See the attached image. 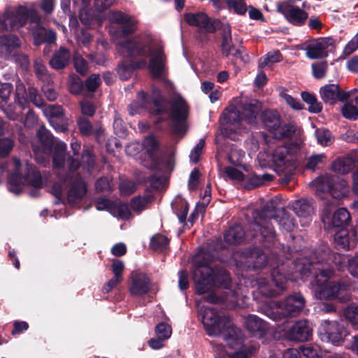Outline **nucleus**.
<instances>
[{
	"label": "nucleus",
	"instance_id": "6ab92c4d",
	"mask_svg": "<svg viewBox=\"0 0 358 358\" xmlns=\"http://www.w3.org/2000/svg\"><path fill=\"white\" fill-rule=\"evenodd\" d=\"M277 10L289 22L296 26L303 25L308 17V13L305 10L288 2L279 3Z\"/></svg>",
	"mask_w": 358,
	"mask_h": 358
},
{
	"label": "nucleus",
	"instance_id": "2f4dec72",
	"mask_svg": "<svg viewBox=\"0 0 358 358\" xmlns=\"http://www.w3.org/2000/svg\"><path fill=\"white\" fill-rule=\"evenodd\" d=\"M171 206L179 220L181 222H184L188 213V204L187 201L181 198H176L172 202Z\"/></svg>",
	"mask_w": 358,
	"mask_h": 358
},
{
	"label": "nucleus",
	"instance_id": "49530a36",
	"mask_svg": "<svg viewBox=\"0 0 358 358\" xmlns=\"http://www.w3.org/2000/svg\"><path fill=\"white\" fill-rule=\"evenodd\" d=\"M149 201V196H138L132 199L131 206L134 211L137 213L145 209Z\"/></svg>",
	"mask_w": 358,
	"mask_h": 358
},
{
	"label": "nucleus",
	"instance_id": "de8ad7c7",
	"mask_svg": "<svg viewBox=\"0 0 358 358\" xmlns=\"http://www.w3.org/2000/svg\"><path fill=\"white\" fill-rule=\"evenodd\" d=\"M244 155L242 150L232 148L228 155V160L232 165L239 166L241 164Z\"/></svg>",
	"mask_w": 358,
	"mask_h": 358
},
{
	"label": "nucleus",
	"instance_id": "b1692460",
	"mask_svg": "<svg viewBox=\"0 0 358 358\" xmlns=\"http://www.w3.org/2000/svg\"><path fill=\"white\" fill-rule=\"evenodd\" d=\"M311 335L312 328L306 320L296 322L287 333L288 339L299 342L308 341Z\"/></svg>",
	"mask_w": 358,
	"mask_h": 358
},
{
	"label": "nucleus",
	"instance_id": "1a4fd4ad",
	"mask_svg": "<svg viewBox=\"0 0 358 358\" xmlns=\"http://www.w3.org/2000/svg\"><path fill=\"white\" fill-rule=\"evenodd\" d=\"M284 270L283 265L280 268H273L271 273L272 284H271L266 278L260 277L257 278L253 287H256L257 289L263 296L267 297L276 296L280 295L285 289V283L287 280H297L301 277L295 268V262L294 263V272L290 274L284 275L281 271Z\"/></svg>",
	"mask_w": 358,
	"mask_h": 358
},
{
	"label": "nucleus",
	"instance_id": "bf43d9fd",
	"mask_svg": "<svg viewBox=\"0 0 358 358\" xmlns=\"http://www.w3.org/2000/svg\"><path fill=\"white\" fill-rule=\"evenodd\" d=\"M28 94L30 101L37 107H42L43 105V101L38 93V91L34 87H29Z\"/></svg>",
	"mask_w": 358,
	"mask_h": 358
},
{
	"label": "nucleus",
	"instance_id": "c756f323",
	"mask_svg": "<svg viewBox=\"0 0 358 358\" xmlns=\"http://www.w3.org/2000/svg\"><path fill=\"white\" fill-rule=\"evenodd\" d=\"M244 231L239 225L230 227L224 234L225 242L229 244H237L243 241L244 238Z\"/></svg>",
	"mask_w": 358,
	"mask_h": 358
},
{
	"label": "nucleus",
	"instance_id": "69168bd1",
	"mask_svg": "<svg viewBox=\"0 0 358 358\" xmlns=\"http://www.w3.org/2000/svg\"><path fill=\"white\" fill-rule=\"evenodd\" d=\"M358 48V34H357L352 39L348 42L343 50V54L348 56L354 52Z\"/></svg>",
	"mask_w": 358,
	"mask_h": 358
},
{
	"label": "nucleus",
	"instance_id": "e433bc0d",
	"mask_svg": "<svg viewBox=\"0 0 358 358\" xmlns=\"http://www.w3.org/2000/svg\"><path fill=\"white\" fill-rule=\"evenodd\" d=\"M67 62V52L65 48H60L53 58L50 60L51 66L55 69H60L65 66Z\"/></svg>",
	"mask_w": 358,
	"mask_h": 358
},
{
	"label": "nucleus",
	"instance_id": "f257e3e1",
	"mask_svg": "<svg viewBox=\"0 0 358 358\" xmlns=\"http://www.w3.org/2000/svg\"><path fill=\"white\" fill-rule=\"evenodd\" d=\"M110 22L119 25L116 31L110 30L114 39L123 38L116 42L117 52L124 58H136L129 64L122 62L117 67V73L122 80L129 78L134 69L148 67L155 78H161L166 72V57L161 41L150 34H143L131 39L126 37L136 30V20L120 11H113L108 15Z\"/></svg>",
	"mask_w": 358,
	"mask_h": 358
},
{
	"label": "nucleus",
	"instance_id": "0eeeda50",
	"mask_svg": "<svg viewBox=\"0 0 358 358\" xmlns=\"http://www.w3.org/2000/svg\"><path fill=\"white\" fill-rule=\"evenodd\" d=\"M304 297L300 293L290 294L282 302L269 301L260 306V311L274 321L287 317H295L303 309Z\"/></svg>",
	"mask_w": 358,
	"mask_h": 358
},
{
	"label": "nucleus",
	"instance_id": "680f3d73",
	"mask_svg": "<svg viewBox=\"0 0 358 358\" xmlns=\"http://www.w3.org/2000/svg\"><path fill=\"white\" fill-rule=\"evenodd\" d=\"M204 145L205 141L203 139H200L196 145L191 151L189 158L192 162L196 163L199 161Z\"/></svg>",
	"mask_w": 358,
	"mask_h": 358
},
{
	"label": "nucleus",
	"instance_id": "6e6d98bb",
	"mask_svg": "<svg viewBox=\"0 0 358 358\" xmlns=\"http://www.w3.org/2000/svg\"><path fill=\"white\" fill-rule=\"evenodd\" d=\"M345 317L352 324H358V306H348L344 312Z\"/></svg>",
	"mask_w": 358,
	"mask_h": 358
},
{
	"label": "nucleus",
	"instance_id": "ea45409f",
	"mask_svg": "<svg viewBox=\"0 0 358 358\" xmlns=\"http://www.w3.org/2000/svg\"><path fill=\"white\" fill-rule=\"evenodd\" d=\"M264 124L270 131L280 123V116L273 111H266L264 115Z\"/></svg>",
	"mask_w": 358,
	"mask_h": 358
},
{
	"label": "nucleus",
	"instance_id": "a878e982",
	"mask_svg": "<svg viewBox=\"0 0 358 358\" xmlns=\"http://www.w3.org/2000/svg\"><path fill=\"white\" fill-rule=\"evenodd\" d=\"M86 192V185L80 177H76L74 180H69V206L80 201Z\"/></svg>",
	"mask_w": 358,
	"mask_h": 358
},
{
	"label": "nucleus",
	"instance_id": "9b49d317",
	"mask_svg": "<svg viewBox=\"0 0 358 358\" xmlns=\"http://www.w3.org/2000/svg\"><path fill=\"white\" fill-rule=\"evenodd\" d=\"M52 167L55 174L61 180L60 183H55L52 189V194L56 198L55 204H64L63 192L66 187V144L57 143L55 144L52 152Z\"/></svg>",
	"mask_w": 358,
	"mask_h": 358
},
{
	"label": "nucleus",
	"instance_id": "bb28decb",
	"mask_svg": "<svg viewBox=\"0 0 358 358\" xmlns=\"http://www.w3.org/2000/svg\"><path fill=\"white\" fill-rule=\"evenodd\" d=\"M142 146L151 160L150 167L153 168L157 164V153L159 150L158 141L154 136H150L144 138Z\"/></svg>",
	"mask_w": 358,
	"mask_h": 358
},
{
	"label": "nucleus",
	"instance_id": "20e7f679",
	"mask_svg": "<svg viewBox=\"0 0 358 358\" xmlns=\"http://www.w3.org/2000/svg\"><path fill=\"white\" fill-rule=\"evenodd\" d=\"M214 256L208 252L198 253L194 259L196 268L193 273L196 293L199 295L208 293V295L203 296L202 299L213 303L226 299L216 295L214 287L219 285L227 288L230 284V278L227 272L220 271L215 273L209 266Z\"/></svg>",
	"mask_w": 358,
	"mask_h": 358
},
{
	"label": "nucleus",
	"instance_id": "58836bf2",
	"mask_svg": "<svg viewBox=\"0 0 358 358\" xmlns=\"http://www.w3.org/2000/svg\"><path fill=\"white\" fill-rule=\"evenodd\" d=\"M34 69L36 76L43 83H50L51 82H52V78L50 75L48 73L45 66L41 60L36 59L35 61Z\"/></svg>",
	"mask_w": 358,
	"mask_h": 358
},
{
	"label": "nucleus",
	"instance_id": "ddd939ff",
	"mask_svg": "<svg viewBox=\"0 0 358 358\" xmlns=\"http://www.w3.org/2000/svg\"><path fill=\"white\" fill-rule=\"evenodd\" d=\"M143 108L148 109L152 113L159 115L157 122L164 119L162 116H166L165 101L158 90H152V101L148 99L146 94L143 92H139L136 101L133 102L129 106V113L131 115H134L140 113L141 110Z\"/></svg>",
	"mask_w": 358,
	"mask_h": 358
},
{
	"label": "nucleus",
	"instance_id": "8fccbe9b",
	"mask_svg": "<svg viewBox=\"0 0 358 358\" xmlns=\"http://www.w3.org/2000/svg\"><path fill=\"white\" fill-rule=\"evenodd\" d=\"M71 147L72 149V151L73 152V157L70 160V158L69 157V169L70 168L76 169L79 166V150H80V144L78 142H72L71 143Z\"/></svg>",
	"mask_w": 358,
	"mask_h": 358
},
{
	"label": "nucleus",
	"instance_id": "774afa93",
	"mask_svg": "<svg viewBox=\"0 0 358 358\" xmlns=\"http://www.w3.org/2000/svg\"><path fill=\"white\" fill-rule=\"evenodd\" d=\"M348 269L352 275L358 278V255L348 259Z\"/></svg>",
	"mask_w": 358,
	"mask_h": 358
},
{
	"label": "nucleus",
	"instance_id": "dca6fc26",
	"mask_svg": "<svg viewBox=\"0 0 358 358\" xmlns=\"http://www.w3.org/2000/svg\"><path fill=\"white\" fill-rule=\"evenodd\" d=\"M334 203H328L324 208L322 214V220L326 228H343L350 219V214L345 208L338 209L333 215L331 211L334 207Z\"/></svg>",
	"mask_w": 358,
	"mask_h": 358
},
{
	"label": "nucleus",
	"instance_id": "c9c22d12",
	"mask_svg": "<svg viewBox=\"0 0 358 358\" xmlns=\"http://www.w3.org/2000/svg\"><path fill=\"white\" fill-rule=\"evenodd\" d=\"M110 214L121 220H129L131 217L129 208L124 203L113 204V207L110 208Z\"/></svg>",
	"mask_w": 358,
	"mask_h": 358
},
{
	"label": "nucleus",
	"instance_id": "a211bd4d",
	"mask_svg": "<svg viewBox=\"0 0 358 358\" xmlns=\"http://www.w3.org/2000/svg\"><path fill=\"white\" fill-rule=\"evenodd\" d=\"M37 136L41 141V148L34 149L35 159L38 163H43L45 159L44 155H48L51 150L55 148V144L62 142L55 139L49 131L43 127L38 129Z\"/></svg>",
	"mask_w": 358,
	"mask_h": 358
},
{
	"label": "nucleus",
	"instance_id": "7ed1b4c3",
	"mask_svg": "<svg viewBox=\"0 0 358 358\" xmlns=\"http://www.w3.org/2000/svg\"><path fill=\"white\" fill-rule=\"evenodd\" d=\"M199 315L209 336H222L227 346L231 350L230 358H250L255 351L254 345L245 343L243 331L234 327L228 316L221 315L216 310L201 306V301H196Z\"/></svg>",
	"mask_w": 358,
	"mask_h": 358
},
{
	"label": "nucleus",
	"instance_id": "3c124183",
	"mask_svg": "<svg viewBox=\"0 0 358 358\" xmlns=\"http://www.w3.org/2000/svg\"><path fill=\"white\" fill-rule=\"evenodd\" d=\"M155 333L159 338L166 340L171 336V327L166 323H160L156 326Z\"/></svg>",
	"mask_w": 358,
	"mask_h": 358
},
{
	"label": "nucleus",
	"instance_id": "4468645a",
	"mask_svg": "<svg viewBox=\"0 0 358 358\" xmlns=\"http://www.w3.org/2000/svg\"><path fill=\"white\" fill-rule=\"evenodd\" d=\"M310 185L317 194L327 192L338 199L345 196L349 192V186L345 180L328 175L317 177L310 182Z\"/></svg>",
	"mask_w": 358,
	"mask_h": 358
},
{
	"label": "nucleus",
	"instance_id": "2eb2a0df",
	"mask_svg": "<svg viewBox=\"0 0 358 358\" xmlns=\"http://www.w3.org/2000/svg\"><path fill=\"white\" fill-rule=\"evenodd\" d=\"M171 117L173 129L176 134H183L186 131L185 120L188 117V106L180 96L175 97L171 103Z\"/></svg>",
	"mask_w": 358,
	"mask_h": 358
},
{
	"label": "nucleus",
	"instance_id": "13d9d810",
	"mask_svg": "<svg viewBox=\"0 0 358 358\" xmlns=\"http://www.w3.org/2000/svg\"><path fill=\"white\" fill-rule=\"evenodd\" d=\"M78 125L80 133L83 136H89L92 133V125L87 119L80 117L78 120Z\"/></svg>",
	"mask_w": 358,
	"mask_h": 358
},
{
	"label": "nucleus",
	"instance_id": "473e14b6",
	"mask_svg": "<svg viewBox=\"0 0 358 358\" xmlns=\"http://www.w3.org/2000/svg\"><path fill=\"white\" fill-rule=\"evenodd\" d=\"M294 131V128L292 124H285L282 125L281 122L278 127H274L270 131L275 138L280 139L289 137Z\"/></svg>",
	"mask_w": 358,
	"mask_h": 358
},
{
	"label": "nucleus",
	"instance_id": "37998d69",
	"mask_svg": "<svg viewBox=\"0 0 358 358\" xmlns=\"http://www.w3.org/2000/svg\"><path fill=\"white\" fill-rule=\"evenodd\" d=\"M341 113L344 117L350 120H355L358 117V107L352 103H346L341 108Z\"/></svg>",
	"mask_w": 358,
	"mask_h": 358
},
{
	"label": "nucleus",
	"instance_id": "4d7b16f0",
	"mask_svg": "<svg viewBox=\"0 0 358 358\" xmlns=\"http://www.w3.org/2000/svg\"><path fill=\"white\" fill-rule=\"evenodd\" d=\"M44 115L48 117H57L62 115V109L53 105H45L41 107Z\"/></svg>",
	"mask_w": 358,
	"mask_h": 358
},
{
	"label": "nucleus",
	"instance_id": "5fc2aeb1",
	"mask_svg": "<svg viewBox=\"0 0 358 358\" xmlns=\"http://www.w3.org/2000/svg\"><path fill=\"white\" fill-rule=\"evenodd\" d=\"M169 239L164 235L157 234L151 240V245L155 250H161L167 246Z\"/></svg>",
	"mask_w": 358,
	"mask_h": 358
},
{
	"label": "nucleus",
	"instance_id": "f704fd0d",
	"mask_svg": "<svg viewBox=\"0 0 358 358\" xmlns=\"http://www.w3.org/2000/svg\"><path fill=\"white\" fill-rule=\"evenodd\" d=\"M15 99L22 110L28 104V94L26 92L25 86L20 80L16 83Z\"/></svg>",
	"mask_w": 358,
	"mask_h": 358
},
{
	"label": "nucleus",
	"instance_id": "f8f14e48",
	"mask_svg": "<svg viewBox=\"0 0 358 358\" xmlns=\"http://www.w3.org/2000/svg\"><path fill=\"white\" fill-rule=\"evenodd\" d=\"M28 18L38 25L40 17L32 7L19 6L8 10L3 17H0V30L18 29L26 23Z\"/></svg>",
	"mask_w": 358,
	"mask_h": 358
},
{
	"label": "nucleus",
	"instance_id": "5701e85b",
	"mask_svg": "<svg viewBox=\"0 0 358 358\" xmlns=\"http://www.w3.org/2000/svg\"><path fill=\"white\" fill-rule=\"evenodd\" d=\"M151 287L150 279L143 273H133L129 286L130 293L136 296L145 295Z\"/></svg>",
	"mask_w": 358,
	"mask_h": 358
},
{
	"label": "nucleus",
	"instance_id": "0e129e2a",
	"mask_svg": "<svg viewBox=\"0 0 358 358\" xmlns=\"http://www.w3.org/2000/svg\"><path fill=\"white\" fill-rule=\"evenodd\" d=\"M52 82L50 83H43L42 86V90L43 92L45 97L50 101H55L57 97V92L51 86Z\"/></svg>",
	"mask_w": 358,
	"mask_h": 358
},
{
	"label": "nucleus",
	"instance_id": "6e6552de",
	"mask_svg": "<svg viewBox=\"0 0 358 358\" xmlns=\"http://www.w3.org/2000/svg\"><path fill=\"white\" fill-rule=\"evenodd\" d=\"M9 171L11 174L8 188L16 194L22 190L26 182L36 188L43 186L41 176L35 167L29 164L23 167L20 159L16 157L13 158L10 162Z\"/></svg>",
	"mask_w": 358,
	"mask_h": 358
},
{
	"label": "nucleus",
	"instance_id": "a18cd8bd",
	"mask_svg": "<svg viewBox=\"0 0 358 358\" xmlns=\"http://www.w3.org/2000/svg\"><path fill=\"white\" fill-rule=\"evenodd\" d=\"M14 144V141L10 138H0V157L8 156L13 150Z\"/></svg>",
	"mask_w": 358,
	"mask_h": 358
},
{
	"label": "nucleus",
	"instance_id": "412c9836",
	"mask_svg": "<svg viewBox=\"0 0 358 358\" xmlns=\"http://www.w3.org/2000/svg\"><path fill=\"white\" fill-rule=\"evenodd\" d=\"M185 21L191 26H196L207 32H213L220 26L217 20L210 21L203 13H187L184 15Z\"/></svg>",
	"mask_w": 358,
	"mask_h": 358
},
{
	"label": "nucleus",
	"instance_id": "f3484780",
	"mask_svg": "<svg viewBox=\"0 0 358 358\" xmlns=\"http://www.w3.org/2000/svg\"><path fill=\"white\" fill-rule=\"evenodd\" d=\"M322 341L338 345L346 336L345 331L335 321H323L318 329Z\"/></svg>",
	"mask_w": 358,
	"mask_h": 358
},
{
	"label": "nucleus",
	"instance_id": "4c0bfd02",
	"mask_svg": "<svg viewBox=\"0 0 358 358\" xmlns=\"http://www.w3.org/2000/svg\"><path fill=\"white\" fill-rule=\"evenodd\" d=\"M334 241L340 248L348 250L350 247V241L348 231L344 228L339 229L334 235Z\"/></svg>",
	"mask_w": 358,
	"mask_h": 358
},
{
	"label": "nucleus",
	"instance_id": "7c9ffc66",
	"mask_svg": "<svg viewBox=\"0 0 358 358\" xmlns=\"http://www.w3.org/2000/svg\"><path fill=\"white\" fill-rule=\"evenodd\" d=\"M353 167L354 161L349 157L337 159L331 166L333 171L341 174H346L349 173Z\"/></svg>",
	"mask_w": 358,
	"mask_h": 358
},
{
	"label": "nucleus",
	"instance_id": "79ce46f5",
	"mask_svg": "<svg viewBox=\"0 0 358 358\" xmlns=\"http://www.w3.org/2000/svg\"><path fill=\"white\" fill-rule=\"evenodd\" d=\"M315 136L317 137V142L323 146H327L331 144L334 141L331 132L327 129H316Z\"/></svg>",
	"mask_w": 358,
	"mask_h": 358
},
{
	"label": "nucleus",
	"instance_id": "393cba45",
	"mask_svg": "<svg viewBox=\"0 0 358 358\" xmlns=\"http://www.w3.org/2000/svg\"><path fill=\"white\" fill-rule=\"evenodd\" d=\"M245 327L254 336L263 337L268 330V324L255 315H248L245 317Z\"/></svg>",
	"mask_w": 358,
	"mask_h": 358
},
{
	"label": "nucleus",
	"instance_id": "052dcab7",
	"mask_svg": "<svg viewBox=\"0 0 358 358\" xmlns=\"http://www.w3.org/2000/svg\"><path fill=\"white\" fill-rule=\"evenodd\" d=\"M224 173L231 180L238 181H243L244 180L243 173L236 168L227 166L224 169Z\"/></svg>",
	"mask_w": 358,
	"mask_h": 358
},
{
	"label": "nucleus",
	"instance_id": "603ef678",
	"mask_svg": "<svg viewBox=\"0 0 358 358\" xmlns=\"http://www.w3.org/2000/svg\"><path fill=\"white\" fill-rule=\"evenodd\" d=\"M222 48L223 54L226 56L232 55L239 57L241 55V50L234 48L231 44V40H222Z\"/></svg>",
	"mask_w": 358,
	"mask_h": 358
},
{
	"label": "nucleus",
	"instance_id": "e2e57ef3",
	"mask_svg": "<svg viewBox=\"0 0 358 358\" xmlns=\"http://www.w3.org/2000/svg\"><path fill=\"white\" fill-rule=\"evenodd\" d=\"M136 189V185L130 180L122 181L120 184V191L123 195H129Z\"/></svg>",
	"mask_w": 358,
	"mask_h": 358
},
{
	"label": "nucleus",
	"instance_id": "4be33fe9",
	"mask_svg": "<svg viewBox=\"0 0 358 358\" xmlns=\"http://www.w3.org/2000/svg\"><path fill=\"white\" fill-rule=\"evenodd\" d=\"M292 208L299 218L301 226H307L312 221L314 215L313 203L306 199L294 201L292 203Z\"/></svg>",
	"mask_w": 358,
	"mask_h": 358
},
{
	"label": "nucleus",
	"instance_id": "864d4df0",
	"mask_svg": "<svg viewBox=\"0 0 358 358\" xmlns=\"http://www.w3.org/2000/svg\"><path fill=\"white\" fill-rule=\"evenodd\" d=\"M81 8L80 10V19L81 22L85 25H89L90 22V17L88 14V6L90 4L91 0H81Z\"/></svg>",
	"mask_w": 358,
	"mask_h": 358
},
{
	"label": "nucleus",
	"instance_id": "a19ab883",
	"mask_svg": "<svg viewBox=\"0 0 358 358\" xmlns=\"http://www.w3.org/2000/svg\"><path fill=\"white\" fill-rule=\"evenodd\" d=\"M281 59L282 57L279 51L270 52L259 60V67L263 69L267 65L278 62Z\"/></svg>",
	"mask_w": 358,
	"mask_h": 358
},
{
	"label": "nucleus",
	"instance_id": "39448f33",
	"mask_svg": "<svg viewBox=\"0 0 358 358\" xmlns=\"http://www.w3.org/2000/svg\"><path fill=\"white\" fill-rule=\"evenodd\" d=\"M262 110V103L257 99L247 97H236L222 113L220 123L222 133L229 136V131L239 129L243 120L248 124L257 123V117Z\"/></svg>",
	"mask_w": 358,
	"mask_h": 358
},
{
	"label": "nucleus",
	"instance_id": "cd10ccee",
	"mask_svg": "<svg viewBox=\"0 0 358 358\" xmlns=\"http://www.w3.org/2000/svg\"><path fill=\"white\" fill-rule=\"evenodd\" d=\"M322 99L330 105L334 104L339 96V87L336 84H329L320 90Z\"/></svg>",
	"mask_w": 358,
	"mask_h": 358
},
{
	"label": "nucleus",
	"instance_id": "c03bdc74",
	"mask_svg": "<svg viewBox=\"0 0 358 358\" xmlns=\"http://www.w3.org/2000/svg\"><path fill=\"white\" fill-rule=\"evenodd\" d=\"M327 157L324 154H316L311 155L306 164V168L315 171L320 164L325 163Z\"/></svg>",
	"mask_w": 358,
	"mask_h": 358
},
{
	"label": "nucleus",
	"instance_id": "338daca9",
	"mask_svg": "<svg viewBox=\"0 0 358 358\" xmlns=\"http://www.w3.org/2000/svg\"><path fill=\"white\" fill-rule=\"evenodd\" d=\"M301 352L306 358H320L319 351L316 348L312 346H302Z\"/></svg>",
	"mask_w": 358,
	"mask_h": 358
},
{
	"label": "nucleus",
	"instance_id": "9d476101",
	"mask_svg": "<svg viewBox=\"0 0 358 358\" xmlns=\"http://www.w3.org/2000/svg\"><path fill=\"white\" fill-rule=\"evenodd\" d=\"M296 151L295 147L281 145L275 148L271 154L275 171L282 176L280 178L282 182H289L294 174Z\"/></svg>",
	"mask_w": 358,
	"mask_h": 358
},
{
	"label": "nucleus",
	"instance_id": "72a5a7b5",
	"mask_svg": "<svg viewBox=\"0 0 358 358\" xmlns=\"http://www.w3.org/2000/svg\"><path fill=\"white\" fill-rule=\"evenodd\" d=\"M56 40V34L52 30H47L43 28L39 29L38 31L34 35V42L36 45H39L42 42L53 43Z\"/></svg>",
	"mask_w": 358,
	"mask_h": 358
},
{
	"label": "nucleus",
	"instance_id": "f03ea898",
	"mask_svg": "<svg viewBox=\"0 0 358 358\" xmlns=\"http://www.w3.org/2000/svg\"><path fill=\"white\" fill-rule=\"evenodd\" d=\"M345 262V257L338 253L331 252L327 245L318 248L309 257L298 259L295 261V268L299 271L301 280H304L308 273L314 275L311 287L314 296L318 299L336 298L341 301L350 299L348 285H341L329 280L334 275L333 263L341 269Z\"/></svg>",
	"mask_w": 358,
	"mask_h": 358
},
{
	"label": "nucleus",
	"instance_id": "09e8293b",
	"mask_svg": "<svg viewBox=\"0 0 358 358\" xmlns=\"http://www.w3.org/2000/svg\"><path fill=\"white\" fill-rule=\"evenodd\" d=\"M227 3L230 9H233L238 15H243L247 11V6L241 0H227Z\"/></svg>",
	"mask_w": 358,
	"mask_h": 358
},
{
	"label": "nucleus",
	"instance_id": "423d86ee",
	"mask_svg": "<svg viewBox=\"0 0 358 358\" xmlns=\"http://www.w3.org/2000/svg\"><path fill=\"white\" fill-rule=\"evenodd\" d=\"M277 210L271 201L261 209L260 211L253 213L255 224L252 225L254 229L256 228L259 231L260 234L264 238L271 237L274 236L273 223L275 222L287 231H292L295 227V222L292 218L287 214L282 213L281 217H279Z\"/></svg>",
	"mask_w": 358,
	"mask_h": 358
},
{
	"label": "nucleus",
	"instance_id": "c85d7f7f",
	"mask_svg": "<svg viewBox=\"0 0 358 358\" xmlns=\"http://www.w3.org/2000/svg\"><path fill=\"white\" fill-rule=\"evenodd\" d=\"M20 46L19 39L13 35L0 36V54L8 55L11 50Z\"/></svg>",
	"mask_w": 358,
	"mask_h": 358
},
{
	"label": "nucleus",
	"instance_id": "aec40b11",
	"mask_svg": "<svg viewBox=\"0 0 358 358\" xmlns=\"http://www.w3.org/2000/svg\"><path fill=\"white\" fill-rule=\"evenodd\" d=\"M334 39L330 37L317 38L304 48L307 57L310 59L326 57L328 48L334 45Z\"/></svg>",
	"mask_w": 358,
	"mask_h": 358
}]
</instances>
